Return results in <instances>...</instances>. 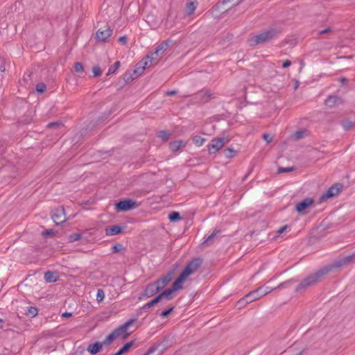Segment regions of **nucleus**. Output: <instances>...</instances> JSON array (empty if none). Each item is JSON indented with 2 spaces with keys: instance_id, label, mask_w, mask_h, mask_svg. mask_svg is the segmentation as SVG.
Segmentation results:
<instances>
[{
  "instance_id": "f257e3e1",
  "label": "nucleus",
  "mask_w": 355,
  "mask_h": 355,
  "mask_svg": "<svg viewBox=\"0 0 355 355\" xmlns=\"http://www.w3.org/2000/svg\"><path fill=\"white\" fill-rule=\"evenodd\" d=\"M331 270H332L331 266H325V267L318 270L314 274H312V275L308 276L304 279H303L296 287L295 291L296 292H303V291H306L309 287L317 284L319 282L320 279L322 276L327 274Z\"/></svg>"
},
{
  "instance_id": "f03ea898",
  "label": "nucleus",
  "mask_w": 355,
  "mask_h": 355,
  "mask_svg": "<svg viewBox=\"0 0 355 355\" xmlns=\"http://www.w3.org/2000/svg\"><path fill=\"white\" fill-rule=\"evenodd\" d=\"M281 33V30L277 28H270L264 30L259 34L252 36L250 39V43L252 46H255L260 44H264L270 42V40L278 37Z\"/></svg>"
},
{
  "instance_id": "7ed1b4c3",
  "label": "nucleus",
  "mask_w": 355,
  "mask_h": 355,
  "mask_svg": "<svg viewBox=\"0 0 355 355\" xmlns=\"http://www.w3.org/2000/svg\"><path fill=\"white\" fill-rule=\"evenodd\" d=\"M202 263V259L199 258L193 259L188 263L184 269L180 273V276L175 279L177 281V284L179 283L182 286V284L187 280L188 277L194 274L198 270L201 266Z\"/></svg>"
},
{
  "instance_id": "20e7f679",
  "label": "nucleus",
  "mask_w": 355,
  "mask_h": 355,
  "mask_svg": "<svg viewBox=\"0 0 355 355\" xmlns=\"http://www.w3.org/2000/svg\"><path fill=\"white\" fill-rule=\"evenodd\" d=\"M170 346V338L166 336L160 342L150 347L144 355H161Z\"/></svg>"
},
{
  "instance_id": "39448f33",
  "label": "nucleus",
  "mask_w": 355,
  "mask_h": 355,
  "mask_svg": "<svg viewBox=\"0 0 355 355\" xmlns=\"http://www.w3.org/2000/svg\"><path fill=\"white\" fill-rule=\"evenodd\" d=\"M230 141V139L226 137L214 138L211 139L210 143L207 145V149L210 154H214L221 149L225 144Z\"/></svg>"
},
{
  "instance_id": "423d86ee",
  "label": "nucleus",
  "mask_w": 355,
  "mask_h": 355,
  "mask_svg": "<svg viewBox=\"0 0 355 355\" xmlns=\"http://www.w3.org/2000/svg\"><path fill=\"white\" fill-rule=\"evenodd\" d=\"M260 288L259 287L247 295H245L243 298L239 300L238 305L239 308H241L243 306H244L246 304L251 303L253 301L257 300L261 297H263V295H261V291H259Z\"/></svg>"
},
{
  "instance_id": "0eeeda50",
  "label": "nucleus",
  "mask_w": 355,
  "mask_h": 355,
  "mask_svg": "<svg viewBox=\"0 0 355 355\" xmlns=\"http://www.w3.org/2000/svg\"><path fill=\"white\" fill-rule=\"evenodd\" d=\"M51 218L56 225H60L66 221L65 211L63 207H59L53 210Z\"/></svg>"
},
{
  "instance_id": "6e6552de",
  "label": "nucleus",
  "mask_w": 355,
  "mask_h": 355,
  "mask_svg": "<svg viewBox=\"0 0 355 355\" xmlns=\"http://www.w3.org/2000/svg\"><path fill=\"white\" fill-rule=\"evenodd\" d=\"M343 185L339 183L334 184L332 185L324 194H322L320 198V202L324 201L331 197H334L338 194L343 189Z\"/></svg>"
},
{
  "instance_id": "1a4fd4ad",
  "label": "nucleus",
  "mask_w": 355,
  "mask_h": 355,
  "mask_svg": "<svg viewBox=\"0 0 355 355\" xmlns=\"http://www.w3.org/2000/svg\"><path fill=\"white\" fill-rule=\"evenodd\" d=\"M137 207V202L130 199L121 200L116 204V209L117 211H126Z\"/></svg>"
},
{
  "instance_id": "9d476101",
  "label": "nucleus",
  "mask_w": 355,
  "mask_h": 355,
  "mask_svg": "<svg viewBox=\"0 0 355 355\" xmlns=\"http://www.w3.org/2000/svg\"><path fill=\"white\" fill-rule=\"evenodd\" d=\"M182 288V286L180 285L179 283L177 284V281L175 280L172 287L168 289H166L164 291H163L162 293H160L158 296L159 299L162 300V299H166V300H171L173 299V293L181 289Z\"/></svg>"
},
{
  "instance_id": "9b49d317",
  "label": "nucleus",
  "mask_w": 355,
  "mask_h": 355,
  "mask_svg": "<svg viewBox=\"0 0 355 355\" xmlns=\"http://www.w3.org/2000/svg\"><path fill=\"white\" fill-rule=\"evenodd\" d=\"M135 322V320L130 319L123 324L116 328L114 331L118 337L121 336L123 339H125L130 335V333H128V328L132 325Z\"/></svg>"
},
{
  "instance_id": "f8f14e48",
  "label": "nucleus",
  "mask_w": 355,
  "mask_h": 355,
  "mask_svg": "<svg viewBox=\"0 0 355 355\" xmlns=\"http://www.w3.org/2000/svg\"><path fill=\"white\" fill-rule=\"evenodd\" d=\"M112 34V30L107 26L99 28L96 33V37L98 42H105Z\"/></svg>"
},
{
  "instance_id": "ddd939ff",
  "label": "nucleus",
  "mask_w": 355,
  "mask_h": 355,
  "mask_svg": "<svg viewBox=\"0 0 355 355\" xmlns=\"http://www.w3.org/2000/svg\"><path fill=\"white\" fill-rule=\"evenodd\" d=\"M353 261H355V252L335 261L332 265H330L329 266H331L332 269L334 268H340Z\"/></svg>"
},
{
  "instance_id": "4468645a",
  "label": "nucleus",
  "mask_w": 355,
  "mask_h": 355,
  "mask_svg": "<svg viewBox=\"0 0 355 355\" xmlns=\"http://www.w3.org/2000/svg\"><path fill=\"white\" fill-rule=\"evenodd\" d=\"M212 95L210 91H200L196 94L195 99L199 103H205L212 98Z\"/></svg>"
},
{
  "instance_id": "2eb2a0df",
  "label": "nucleus",
  "mask_w": 355,
  "mask_h": 355,
  "mask_svg": "<svg viewBox=\"0 0 355 355\" xmlns=\"http://www.w3.org/2000/svg\"><path fill=\"white\" fill-rule=\"evenodd\" d=\"M313 204V200L310 198H306L296 205L295 210L298 213H302L305 209L311 207Z\"/></svg>"
},
{
  "instance_id": "dca6fc26",
  "label": "nucleus",
  "mask_w": 355,
  "mask_h": 355,
  "mask_svg": "<svg viewBox=\"0 0 355 355\" xmlns=\"http://www.w3.org/2000/svg\"><path fill=\"white\" fill-rule=\"evenodd\" d=\"M173 274V272L171 271L168 272L165 276L155 282L156 285L159 286V290L164 288L172 280Z\"/></svg>"
},
{
  "instance_id": "f3484780",
  "label": "nucleus",
  "mask_w": 355,
  "mask_h": 355,
  "mask_svg": "<svg viewBox=\"0 0 355 355\" xmlns=\"http://www.w3.org/2000/svg\"><path fill=\"white\" fill-rule=\"evenodd\" d=\"M159 286H157L156 284L152 283L147 285L146 289L144 293V295L147 297H150L155 294H157L159 291Z\"/></svg>"
},
{
  "instance_id": "a211bd4d",
  "label": "nucleus",
  "mask_w": 355,
  "mask_h": 355,
  "mask_svg": "<svg viewBox=\"0 0 355 355\" xmlns=\"http://www.w3.org/2000/svg\"><path fill=\"white\" fill-rule=\"evenodd\" d=\"M198 2L196 0H188L185 6V13L187 16L193 15L198 6Z\"/></svg>"
},
{
  "instance_id": "6ab92c4d",
  "label": "nucleus",
  "mask_w": 355,
  "mask_h": 355,
  "mask_svg": "<svg viewBox=\"0 0 355 355\" xmlns=\"http://www.w3.org/2000/svg\"><path fill=\"white\" fill-rule=\"evenodd\" d=\"M168 47V43L167 41L162 42L153 52V54H156V56H162Z\"/></svg>"
},
{
  "instance_id": "aec40b11",
  "label": "nucleus",
  "mask_w": 355,
  "mask_h": 355,
  "mask_svg": "<svg viewBox=\"0 0 355 355\" xmlns=\"http://www.w3.org/2000/svg\"><path fill=\"white\" fill-rule=\"evenodd\" d=\"M122 228L119 225H112L105 229V233L107 236H114L121 233Z\"/></svg>"
},
{
  "instance_id": "412c9836",
  "label": "nucleus",
  "mask_w": 355,
  "mask_h": 355,
  "mask_svg": "<svg viewBox=\"0 0 355 355\" xmlns=\"http://www.w3.org/2000/svg\"><path fill=\"white\" fill-rule=\"evenodd\" d=\"M185 146V143H184L182 140L173 141L169 144V148L171 151L176 152L180 150L181 148Z\"/></svg>"
},
{
  "instance_id": "4be33fe9",
  "label": "nucleus",
  "mask_w": 355,
  "mask_h": 355,
  "mask_svg": "<svg viewBox=\"0 0 355 355\" xmlns=\"http://www.w3.org/2000/svg\"><path fill=\"white\" fill-rule=\"evenodd\" d=\"M340 102V98L336 96H329L325 100V105L329 107H333Z\"/></svg>"
},
{
  "instance_id": "5701e85b",
  "label": "nucleus",
  "mask_w": 355,
  "mask_h": 355,
  "mask_svg": "<svg viewBox=\"0 0 355 355\" xmlns=\"http://www.w3.org/2000/svg\"><path fill=\"white\" fill-rule=\"evenodd\" d=\"M102 345L103 344L98 342L90 344L87 347V351L92 354H97L102 348Z\"/></svg>"
},
{
  "instance_id": "b1692460",
  "label": "nucleus",
  "mask_w": 355,
  "mask_h": 355,
  "mask_svg": "<svg viewBox=\"0 0 355 355\" xmlns=\"http://www.w3.org/2000/svg\"><path fill=\"white\" fill-rule=\"evenodd\" d=\"M134 342L130 341L125 343L116 353L112 355H122L129 351L131 347L133 345Z\"/></svg>"
},
{
  "instance_id": "393cba45",
  "label": "nucleus",
  "mask_w": 355,
  "mask_h": 355,
  "mask_svg": "<svg viewBox=\"0 0 355 355\" xmlns=\"http://www.w3.org/2000/svg\"><path fill=\"white\" fill-rule=\"evenodd\" d=\"M44 279L46 282H55L57 280V277L54 272L47 271L44 274Z\"/></svg>"
},
{
  "instance_id": "a878e982",
  "label": "nucleus",
  "mask_w": 355,
  "mask_h": 355,
  "mask_svg": "<svg viewBox=\"0 0 355 355\" xmlns=\"http://www.w3.org/2000/svg\"><path fill=\"white\" fill-rule=\"evenodd\" d=\"M341 125L345 130H349L355 125V123L349 120H344L342 121Z\"/></svg>"
},
{
  "instance_id": "bb28decb",
  "label": "nucleus",
  "mask_w": 355,
  "mask_h": 355,
  "mask_svg": "<svg viewBox=\"0 0 355 355\" xmlns=\"http://www.w3.org/2000/svg\"><path fill=\"white\" fill-rule=\"evenodd\" d=\"M117 338H118V336H116L115 332L113 331L112 334H110V335H108L106 337V338L103 341V344L105 345H110L112 343V342Z\"/></svg>"
},
{
  "instance_id": "cd10ccee",
  "label": "nucleus",
  "mask_w": 355,
  "mask_h": 355,
  "mask_svg": "<svg viewBox=\"0 0 355 355\" xmlns=\"http://www.w3.org/2000/svg\"><path fill=\"white\" fill-rule=\"evenodd\" d=\"M38 311L36 307L34 306H28L26 310V314L30 317H35L37 315Z\"/></svg>"
},
{
  "instance_id": "c85d7f7f",
  "label": "nucleus",
  "mask_w": 355,
  "mask_h": 355,
  "mask_svg": "<svg viewBox=\"0 0 355 355\" xmlns=\"http://www.w3.org/2000/svg\"><path fill=\"white\" fill-rule=\"evenodd\" d=\"M161 300L159 299V296L157 295L155 298L150 301L149 302L146 303L144 306V309H150L156 304H157Z\"/></svg>"
},
{
  "instance_id": "c756f323",
  "label": "nucleus",
  "mask_w": 355,
  "mask_h": 355,
  "mask_svg": "<svg viewBox=\"0 0 355 355\" xmlns=\"http://www.w3.org/2000/svg\"><path fill=\"white\" fill-rule=\"evenodd\" d=\"M295 282H296V280H295L294 279H291L288 281H286L284 282L279 284L277 286V288L282 289V288L289 287L293 283H295Z\"/></svg>"
},
{
  "instance_id": "7c9ffc66",
  "label": "nucleus",
  "mask_w": 355,
  "mask_h": 355,
  "mask_svg": "<svg viewBox=\"0 0 355 355\" xmlns=\"http://www.w3.org/2000/svg\"><path fill=\"white\" fill-rule=\"evenodd\" d=\"M259 288H260L259 291H261V295H263V296H265L267 294L272 292V291L277 289V287L272 288V287H269V286H260Z\"/></svg>"
},
{
  "instance_id": "2f4dec72",
  "label": "nucleus",
  "mask_w": 355,
  "mask_h": 355,
  "mask_svg": "<svg viewBox=\"0 0 355 355\" xmlns=\"http://www.w3.org/2000/svg\"><path fill=\"white\" fill-rule=\"evenodd\" d=\"M180 218V213L177 211H173L168 215V219L171 222L178 221Z\"/></svg>"
},
{
  "instance_id": "473e14b6",
  "label": "nucleus",
  "mask_w": 355,
  "mask_h": 355,
  "mask_svg": "<svg viewBox=\"0 0 355 355\" xmlns=\"http://www.w3.org/2000/svg\"><path fill=\"white\" fill-rule=\"evenodd\" d=\"M120 62L117 61L113 65H111L108 69V71L107 73V76H110L112 73H114L116 69L120 67Z\"/></svg>"
},
{
  "instance_id": "72a5a7b5",
  "label": "nucleus",
  "mask_w": 355,
  "mask_h": 355,
  "mask_svg": "<svg viewBox=\"0 0 355 355\" xmlns=\"http://www.w3.org/2000/svg\"><path fill=\"white\" fill-rule=\"evenodd\" d=\"M159 56H156V54H153V52H150L146 56V60L148 61L150 65L153 64L155 61L157 60Z\"/></svg>"
},
{
  "instance_id": "f704fd0d",
  "label": "nucleus",
  "mask_w": 355,
  "mask_h": 355,
  "mask_svg": "<svg viewBox=\"0 0 355 355\" xmlns=\"http://www.w3.org/2000/svg\"><path fill=\"white\" fill-rule=\"evenodd\" d=\"M193 142L198 146H201L205 141V139L200 136H194L192 139Z\"/></svg>"
},
{
  "instance_id": "c9c22d12",
  "label": "nucleus",
  "mask_w": 355,
  "mask_h": 355,
  "mask_svg": "<svg viewBox=\"0 0 355 355\" xmlns=\"http://www.w3.org/2000/svg\"><path fill=\"white\" fill-rule=\"evenodd\" d=\"M158 137L162 139L164 141H166L168 139L170 134L166 131L161 130L157 134Z\"/></svg>"
},
{
  "instance_id": "e433bc0d",
  "label": "nucleus",
  "mask_w": 355,
  "mask_h": 355,
  "mask_svg": "<svg viewBox=\"0 0 355 355\" xmlns=\"http://www.w3.org/2000/svg\"><path fill=\"white\" fill-rule=\"evenodd\" d=\"M81 237H82V236L80 234H78V233L71 234L69 236V242L77 241L80 240L81 239Z\"/></svg>"
},
{
  "instance_id": "4c0bfd02",
  "label": "nucleus",
  "mask_w": 355,
  "mask_h": 355,
  "mask_svg": "<svg viewBox=\"0 0 355 355\" xmlns=\"http://www.w3.org/2000/svg\"><path fill=\"white\" fill-rule=\"evenodd\" d=\"M137 66L139 67V68L142 67L143 70L144 71V69L146 68H147L148 67H149L150 64L148 63V61L146 60V58H144L142 60H141L140 62H139L137 64Z\"/></svg>"
},
{
  "instance_id": "58836bf2",
  "label": "nucleus",
  "mask_w": 355,
  "mask_h": 355,
  "mask_svg": "<svg viewBox=\"0 0 355 355\" xmlns=\"http://www.w3.org/2000/svg\"><path fill=\"white\" fill-rule=\"evenodd\" d=\"M92 72L94 74V77H98L102 73V70L98 66H94L92 67Z\"/></svg>"
},
{
  "instance_id": "ea45409f",
  "label": "nucleus",
  "mask_w": 355,
  "mask_h": 355,
  "mask_svg": "<svg viewBox=\"0 0 355 355\" xmlns=\"http://www.w3.org/2000/svg\"><path fill=\"white\" fill-rule=\"evenodd\" d=\"M220 232L219 230H214L204 241V243H209L213 241L215 236Z\"/></svg>"
},
{
  "instance_id": "a19ab883",
  "label": "nucleus",
  "mask_w": 355,
  "mask_h": 355,
  "mask_svg": "<svg viewBox=\"0 0 355 355\" xmlns=\"http://www.w3.org/2000/svg\"><path fill=\"white\" fill-rule=\"evenodd\" d=\"M105 297L104 291L102 289H98L96 294V300L99 302H102Z\"/></svg>"
},
{
  "instance_id": "79ce46f5",
  "label": "nucleus",
  "mask_w": 355,
  "mask_h": 355,
  "mask_svg": "<svg viewBox=\"0 0 355 355\" xmlns=\"http://www.w3.org/2000/svg\"><path fill=\"white\" fill-rule=\"evenodd\" d=\"M112 249L113 252L118 253L123 250V246L120 243H117V244L114 245L112 247Z\"/></svg>"
},
{
  "instance_id": "37998d69",
  "label": "nucleus",
  "mask_w": 355,
  "mask_h": 355,
  "mask_svg": "<svg viewBox=\"0 0 355 355\" xmlns=\"http://www.w3.org/2000/svg\"><path fill=\"white\" fill-rule=\"evenodd\" d=\"M305 134H306L305 130H300V131H297L295 132L294 137L296 139H300L304 137Z\"/></svg>"
},
{
  "instance_id": "c03bdc74",
  "label": "nucleus",
  "mask_w": 355,
  "mask_h": 355,
  "mask_svg": "<svg viewBox=\"0 0 355 355\" xmlns=\"http://www.w3.org/2000/svg\"><path fill=\"white\" fill-rule=\"evenodd\" d=\"M235 153V151L230 148H228L224 150L225 156L227 158H230L233 157V153Z\"/></svg>"
},
{
  "instance_id": "a18cd8bd",
  "label": "nucleus",
  "mask_w": 355,
  "mask_h": 355,
  "mask_svg": "<svg viewBox=\"0 0 355 355\" xmlns=\"http://www.w3.org/2000/svg\"><path fill=\"white\" fill-rule=\"evenodd\" d=\"M46 85L44 83H39L36 85V91L42 93L46 90Z\"/></svg>"
},
{
  "instance_id": "49530a36",
  "label": "nucleus",
  "mask_w": 355,
  "mask_h": 355,
  "mask_svg": "<svg viewBox=\"0 0 355 355\" xmlns=\"http://www.w3.org/2000/svg\"><path fill=\"white\" fill-rule=\"evenodd\" d=\"M144 72L143 68H139L136 65L135 69L133 71V75L137 78V76H141Z\"/></svg>"
},
{
  "instance_id": "de8ad7c7",
  "label": "nucleus",
  "mask_w": 355,
  "mask_h": 355,
  "mask_svg": "<svg viewBox=\"0 0 355 355\" xmlns=\"http://www.w3.org/2000/svg\"><path fill=\"white\" fill-rule=\"evenodd\" d=\"M173 309H174V307H171L170 309H168L167 310L163 311L160 313V316L163 318H166L173 311Z\"/></svg>"
},
{
  "instance_id": "09e8293b",
  "label": "nucleus",
  "mask_w": 355,
  "mask_h": 355,
  "mask_svg": "<svg viewBox=\"0 0 355 355\" xmlns=\"http://www.w3.org/2000/svg\"><path fill=\"white\" fill-rule=\"evenodd\" d=\"M74 69L76 72L83 71L84 69L83 65L80 62H76L74 64Z\"/></svg>"
},
{
  "instance_id": "8fccbe9b",
  "label": "nucleus",
  "mask_w": 355,
  "mask_h": 355,
  "mask_svg": "<svg viewBox=\"0 0 355 355\" xmlns=\"http://www.w3.org/2000/svg\"><path fill=\"white\" fill-rule=\"evenodd\" d=\"M136 77L133 75V73H125L124 75V79L125 82H130L133 80Z\"/></svg>"
},
{
  "instance_id": "3c124183",
  "label": "nucleus",
  "mask_w": 355,
  "mask_h": 355,
  "mask_svg": "<svg viewBox=\"0 0 355 355\" xmlns=\"http://www.w3.org/2000/svg\"><path fill=\"white\" fill-rule=\"evenodd\" d=\"M293 171V167H286V168H279L278 169V173H288V172H291Z\"/></svg>"
},
{
  "instance_id": "603ef678",
  "label": "nucleus",
  "mask_w": 355,
  "mask_h": 355,
  "mask_svg": "<svg viewBox=\"0 0 355 355\" xmlns=\"http://www.w3.org/2000/svg\"><path fill=\"white\" fill-rule=\"evenodd\" d=\"M263 138L268 144L270 143L272 140V137L268 134H264Z\"/></svg>"
},
{
  "instance_id": "864d4df0",
  "label": "nucleus",
  "mask_w": 355,
  "mask_h": 355,
  "mask_svg": "<svg viewBox=\"0 0 355 355\" xmlns=\"http://www.w3.org/2000/svg\"><path fill=\"white\" fill-rule=\"evenodd\" d=\"M53 234H54V232L53 230H46L44 232H42V235H44V236H51Z\"/></svg>"
},
{
  "instance_id": "5fc2aeb1",
  "label": "nucleus",
  "mask_w": 355,
  "mask_h": 355,
  "mask_svg": "<svg viewBox=\"0 0 355 355\" xmlns=\"http://www.w3.org/2000/svg\"><path fill=\"white\" fill-rule=\"evenodd\" d=\"M62 124L59 122H53V123H50L47 125V127L48 128H57L60 125H61Z\"/></svg>"
},
{
  "instance_id": "6e6d98bb",
  "label": "nucleus",
  "mask_w": 355,
  "mask_h": 355,
  "mask_svg": "<svg viewBox=\"0 0 355 355\" xmlns=\"http://www.w3.org/2000/svg\"><path fill=\"white\" fill-rule=\"evenodd\" d=\"M127 37L125 36L120 37L119 39V42L123 44H125L127 42Z\"/></svg>"
},
{
  "instance_id": "4d7b16f0",
  "label": "nucleus",
  "mask_w": 355,
  "mask_h": 355,
  "mask_svg": "<svg viewBox=\"0 0 355 355\" xmlns=\"http://www.w3.org/2000/svg\"><path fill=\"white\" fill-rule=\"evenodd\" d=\"M331 31V29L330 28H327L322 31H320L318 34L319 35H322V34H326V33H330Z\"/></svg>"
},
{
  "instance_id": "13d9d810",
  "label": "nucleus",
  "mask_w": 355,
  "mask_h": 355,
  "mask_svg": "<svg viewBox=\"0 0 355 355\" xmlns=\"http://www.w3.org/2000/svg\"><path fill=\"white\" fill-rule=\"evenodd\" d=\"M288 227V225H285V226L280 227L277 231V234L279 235L282 234Z\"/></svg>"
},
{
  "instance_id": "bf43d9fd",
  "label": "nucleus",
  "mask_w": 355,
  "mask_h": 355,
  "mask_svg": "<svg viewBox=\"0 0 355 355\" xmlns=\"http://www.w3.org/2000/svg\"><path fill=\"white\" fill-rule=\"evenodd\" d=\"M234 1V0H223V4H225V3H229V2H232V1ZM243 1V0H236V1H235V3H236V4H239V3H241Z\"/></svg>"
},
{
  "instance_id": "052dcab7",
  "label": "nucleus",
  "mask_w": 355,
  "mask_h": 355,
  "mask_svg": "<svg viewBox=\"0 0 355 355\" xmlns=\"http://www.w3.org/2000/svg\"><path fill=\"white\" fill-rule=\"evenodd\" d=\"M291 62L290 60H286L285 62H284V63H283V64H282V67H283L284 68H286V67H288L291 66Z\"/></svg>"
},
{
  "instance_id": "680f3d73",
  "label": "nucleus",
  "mask_w": 355,
  "mask_h": 355,
  "mask_svg": "<svg viewBox=\"0 0 355 355\" xmlns=\"http://www.w3.org/2000/svg\"><path fill=\"white\" fill-rule=\"evenodd\" d=\"M177 94V91L175 90H171L166 92L167 96H173Z\"/></svg>"
},
{
  "instance_id": "e2e57ef3",
  "label": "nucleus",
  "mask_w": 355,
  "mask_h": 355,
  "mask_svg": "<svg viewBox=\"0 0 355 355\" xmlns=\"http://www.w3.org/2000/svg\"><path fill=\"white\" fill-rule=\"evenodd\" d=\"M62 316L64 317V318H70V317L72 316V313H69V312H65V313H62Z\"/></svg>"
},
{
  "instance_id": "0e129e2a",
  "label": "nucleus",
  "mask_w": 355,
  "mask_h": 355,
  "mask_svg": "<svg viewBox=\"0 0 355 355\" xmlns=\"http://www.w3.org/2000/svg\"><path fill=\"white\" fill-rule=\"evenodd\" d=\"M0 70H1V71H5V67H4V66H2V65H1V66H0Z\"/></svg>"
},
{
  "instance_id": "69168bd1",
  "label": "nucleus",
  "mask_w": 355,
  "mask_h": 355,
  "mask_svg": "<svg viewBox=\"0 0 355 355\" xmlns=\"http://www.w3.org/2000/svg\"><path fill=\"white\" fill-rule=\"evenodd\" d=\"M0 323H3V320L1 319H0ZM1 327H2V326L0 325V328H1Z\"/></svg>"
},
{
  "instance_id": "338daca9",
  "label": "nucleus",
  "mask_w": 355,
  "mask_h": 355,
  "mask_svg": "<svg viewBox=\"0 0 355 355\" xmlns=\"http://www.w3.org/2000/svg\"><path fill=\"white\" fill-rule=\"evenodd\" d=\"M346 80H346L345 78H343V79L342 80L343 83H345V81H346Z\"/></svg>"
}]
</instances>
